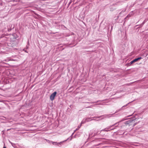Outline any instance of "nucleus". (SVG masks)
Listing matches in <instances>:
<instances>
[{"instance_id":"nucleus-1","label":"nucleus","mask_w":148,"mask_h":148,"mask_svg":"<svg viewBox=\"0 0 148 148\" xmlns=\"http://www.w3.org/2000/svg\"><path fill=\"white\" fill-rule=\"evenodd\" d=\"M101 133L100 131H99L96 129H93L90 130V133L89 135V138H90L92 137H94L99 134Z\"/></svg>"},{"instance_id":"nucleus-25","label":"nucleus","mask_w":148,"mask_h":148,"mask_svg":"<svg viewBox=\"0 0 148 148\" xmlns=\"http://www.w3.org/2000/svg\"><path fill=\"white\" fill-rule=\"evenodd\" d=\"M3 148H6V147L4 146Z\"/></svg>"},{"instance_id":"nucleus-26","label":"nucleus","mask_w":148,"mask_h":148,"mask_svg":"<svg viewBox=\"0 0 148 148\" xmlns=\"http://www.w3.org/2000/svg\"><path fill=\"white\" fill-rule=\"evenodd\" d=\"M24 51L25 52H27V51L26 50H24Z\"/></svg>"},{"instance_id":"nucleus-24","label":"nucleus","mask_w":148,"mask_h":148,"mask_svg":"<svg viewBox=\"0 0 148 148\" xmlns=\"http://www.w3.org/2000/svg\"><path fill=\"white\" fill-rule=\"evenodd\" d=\"M4 133V132H3V131H2V135H3Z\"/></svg>"},{"instance_id":"nucleus-2","label":"nucleus","mask_w":148,"mask_h":148,"mask_svg":"<svg viewBox=\"0 0 148 148\" xmlns=\"http://www.w3.org/2000/svg\"><path fill=\"white\" fill-rule=\"evenodd\" d=\"M135 120L136 119H134V118H133L132 119H131L125 121V124L126 125H128L129 126L132 125L133 126H134L136 124L134 123V124H132V123H134Z\"/></svg>"},{"instance_id":"nucleus-12","label":"nucleus","mask_w":148,"mask_h":148,"mask_svg":"<svg viewBox=\"0 0 148 148\" xmlns=\"http://www.w3.org/2000/svg\"><path fill=\"white\" fill-rule=\"evenodd\" d=\"M143 25H142V24H141L139 25H136V26H139V27H138V28H141V27H142Z\"/></svg>"},{"instance_id":"nucleus-7","label":"nucleus","mask_w":148,"mask_h":148,"mask_svg":"<svg viewBox=\"0 0 148 148\" xmlns=\"http://www.w3.org/2000/svg\"><path fill=\"white\" fill-rule=\"evenodd\" d=\"M8 40V38L6 37H1V41L2 42V43H1V45H3L4 44V43L5 44L6 42V41H7Z\"/></svg>"},{"instance_id":"nucleus-22","label":"nucleus","mask_w":148,"mask_h":148,"mask_svg":"<svg viewBox=\"0 0 148 148\" xmlns=\"http://www.w3.org/2000/svg\"><path fill=\"white\" fill-rule=\"evenodd\" d=\"M115 128H112L111 129H110V131L112 130H114Z\"/></svg>"},{"instance_id":"nucleus-32","label":"nucleus","mask_w":148,"mask_h":148,"mask_svg":"<svg viewBox=\"0 0 148 148\" xmlns=\"http://www.w3.org/2000/svg\"><path fill=\"white\" fill-rule=\"evenodd\" d=\"M117 127V126H115V127Z\"/></svg>"},{"instance_id":"nucleus-19","label":"nucleus","mask_w":148,"mask_h":148,"mask_svg":"<svg viewBox=\"0 0 148 148\" xmlns=\"http://www.w3.org/2000/svg\"><path fill=\"white\" fill-rule=\"evenodd\" d=\"M111 115V114H109V115H105V117L106 118H107V117H108V116L109 115Z\"/></svg>"},{"instance_id":"nucleus-6","label":"nucleus","mask_w":148,"mask_h":148,"mask_svg":"<svg viewBox=\"0 0 148 148\" xmlns=\"http://www.w3.org/2000/svg\"><path fill=\"white\" fill-rule=\"evenodd\" d=\"M92 118H91V117H88L87 118H84V119H83V120L81 122V123H82V124H84V123H85L87 121V122L89 121H90L88 120H89L90 119H91V120L90 121L95 120V119H91Z\"/></svg>"},{"instance_id":"nucleus-13","label":"nucleus","mask_w":148,"mask_h":148,"mask_svg":"<svg viewBox=\"0 0 148 148\" xmlns=\"http://www.w3.org/2000/svg\"><path fill=\"white\" fill-rule=\"evenodd\" d=\"M46 141L48 143H49V144H51V143H52V142H53V141H51L49 140H47L46 139Z\"/></svg>"},{"instance_id":"nucleus-14","label":"nucleus","mask_w":148,"mask_h":148,"mask_svg":"<svg viewBox=\"0 0 148 148\" xmlns=\"http://www.w3.org/2000/svg\"><path fill=\"white\" fill-rule=\"evenodd\" d=\"M11 144L13 147L14 148H15L16 145L15 144L11 143Z\"/></svg>"},{"instance_id":"nucleus-4","label":"nucleus","mask_w":148,"mask_h":148,"mask_svg":"<svg viewBox=\"0 0 148 148\" xmlns=\"http://www.w3.org/2000/svg\"><path fill=\"white\" fill-rule=\"evenodd\" d=\"M73 134H72V135H71V138H68L66 140H65L63 141H62V142H60V143H58L57 142H52V144L53 145H58V146H59V145H60L63 142H65L67 140H69V139H70V140H71L72 138H71V136H73Z\"/></svg>"},{"instance_id":"nucleus-9","label":"nucleus","mask_w":148,"mask_h":148,"mask_svg":"<svg viewBox=\"0 0 148 148\" xmlns=\"http://www.w3.org/2000/svg\"><path fill=\"white\" fill-rule=\"evenodd\" d=\"M57 94V92L56 91L54 92L52 94L50 97V99L51 101H53L54 99Z\"/></svg>"},{"instance_id":"nucleus-15","label":"nucleus","mask_w":148,"mask_h":148,"mask_svg":"<svg viewBox=\"0 0 148 148\" xmlns=\"http://www.w3.org/2000/svg\"><path fill=\"white\" fill-rule=\"evenodd\" d=\"M95 116V117H93V118H100L101 116Z\"/></svg>"},{"instance_id":"nucleus-28","label":"nucleus","mask_w":148,"mask_h":148,"mask_svg":"<svg viewBox=\"0 0 148 148\" xmlns=\"http://www.w3.org/2000/svg\"><path fill=\"white\" fill-rule=\"evenodd\" d=\"M121 12H120V13H119V14H121Z\"/></svg>"},{"instance_id":"nucleus-5","label":"nucleus","mask_w":148,"mask_h":148,"mask_svg":"<svg viewBox=\"0 0 148 148\" xmlns=\"http://www.w3.org/2000/svg\"><path fill=\"white\" fill-rule=\"evenodd\" d=\"M118 123H115L113 125H110V126H108V127H107V128H106L103 129L101 130L100 132H101L102 131H105V132H108V131H110V128L113 127L115 125H116V124H117Z\"/></svg>"},{"instance_id":"nucleus-21","label":"nucleus","mask_w":148,"mask_h":148,"mask_svg":"<svg viewBox=\"0 0 148 148\" xmlns=\"http://www.w3.org/2000/svg\"><path fill=\"white\" fill-rule=\"evenodd\" d=\"M5 118L3 116H1L0 119H3V118Z\"/></svg>"},{"instance_id":"nucleus-18","label":"nucleus","mask_w":148,"mask_h":148,"mask_svg":"<svg viewBox=\"0 0 148 148\" xmlns=\"http://www.w3.org/2000/svg\"><path fill=\"white\" fill-rule=\"evenodd\" d=\"M147 21L146 20V19H145L143 21V22L142 23V25H144V24Z\"/></svg>"},{"instance_id":"nucleus-17","label":"nucleus","mask_w":148,"mask_h":148,"mask_svg":"<svg viewBox=\"0 0 148 148\" xmlns=\"http://www.w3.org/2000/svg\"><path fill=\"white\" fill-rule=\"evenodd\" d=\"M99 101H96L95 102H88L87 103H97Z\"/></svg>"},{"instance_id":"nucleus-11","label":"nucleus","mask_w":148,"mask_h":148,"mask_svg":"<svg viewBox=\"0 0 148 148\" xmlns=\"http://www.w3.org/2000/svg\"><path fill=\"white\" fill-rule=\"evenodd\" d=\"M129 103H128L127 104H126V105H125V106H123L121 108V109H120L119 110H117L116 111V112H115V113H117V112H119V111H120L121 110L123 109V108H124V107H125V106H127V105H128V104H129Z\"/></svg>"},{"instance_id":"nucleus-10","label":"nucleus","mask_w":148,"mask_h":148,"mask_svg":"<svg viewBox=\"0 0 148 148\" xmlns=\"http://www.w3.org/2000/svg\"><path fill=\"white\" fill-rule=\"evenodd\" d=\"M118 3V2H117V3H116L115 4H113V5L110 7V9L111 11H113L116 9V8H115L114 7H115L116 5H117V4Z\"/></svg>"},{"instance_id":"nucleus-16","label":"nucleus","mask_w":148,"mask_h":148,"mask_svg":"<svg viewBox=\"0 0 148 148\" xmlns=\"http://www.w3.org/2000/svg\"><path fill=\"white\" fill-rule=\"evenodd\" d=\"M128 18H127V17H126L124 19V22L127 21V20H128Z\"/></svg>"},{"instance_id":"nucleus-31","label":"nucleus","mask_w":148,"mask_h":148,"mask_svg":"<svg viewBox=\"0 0 148 148\" xmlns=\"http://www.w3.org/2000/svg\"><path fill=\"white\" fill-rule=\"evenodd\" d=\"M130 116H131V115H130V116H128V117Z\"/></svg>"},{"instance_id":"nucleus-29","label":"nucleus","mask_w":148,"mask_h":148,"mask_svg":"<svg viewBox=\"0 0 148 148\" xmlns=\"http://www.w3.org/2000/svg\"><path fill=\"white\" fill-rule=\"evenodd\" d=\"M2 62H3L2 61H1V63H2Z\"/></svg>"},{"instance_id":"nucleus-3","label":"nucleus","mask_w":148,"mask_h":148,"mask_svg":"<svg viewBox=\"0 0 148 148\" xmlns=\"http://www.w3.org/2000/svg\"><path fill=\"white\" fill-rule=\"evenodd\" d=\"M2 27L1 28L2 29V31L3 32H7V31L9 32L12 29V28H11L9 29V27H5V23H2ZM14 28V27H13L12 28V29H13Z\"/></svg>"},{"instance_id":"nucleus-30","label":"nucleus","mask_w":148,"mask_h":148,"mask_svg":"<svg viewBox=\"0 0 148 148\" xmlns=\"http://www.w3.org/2000/svg\"><path fill=\"white\" fill-rule=\"evenodd\" d=\"M112 27L111 30H112Z\"/></svg>"},{"instance_id":"nucleus-20","label":"nucleus","mask_w":148,"mask_h":148,"mask_svg":"<svg viewBox=\"0 0 148 148\" xmlns=\"http://www.w3.org/2000/svg\"><path fill=\"white\" fill-rule=\"evenodd\" d=\"M131 16V15L130 14H128L126 16L127 18H129V17H130Z\"/></svg>"},{"instance_id":"nucleus-8","label":"nucleus","mask_w":148,"mask_h":148,"mask_svg":"<svg viewBox=\"0 0 148 148\" xmlns=\"http://www.w3.org/2000/svg\"><path fill=\"white\" fill-rule=\"evenodd\" d=\"M142 59V58L141 57H140L138 58H135L134 60H133L131 61L129 63V64L130 65L132 64L133 63H134L135 62H136L138 60H140L141 59Z\"/></svg>"},{"instance_id":"nucleus-23","label":"nucleus","mask_w":148,"mask_h":148,"mask_svg":"<svg viewBox=\"0 0 148 148\" xmlns=\"http://www.w3.org/2000/svg\"><path fill=\"white\" fill-rule=\"evenodd\" d=\"M71 1H70L69 2V4H68V5H69V6L70 5V3H71V2H72Z\"/></svg>"},{"instance_id":"nucleus-27","label":"nucleus","mask_w":148,"mask_h":148,"mask_svg":"<svg viewBox=\"0 0 148 148\" xmlns=\"http://www.w3.org/2000/svg\"><path fill=\"white\" fill-rule=\"evenodd\" d=\"M101 104L100 103H99V104H96V105H100Z\"/></svg>"}]
</instances>
